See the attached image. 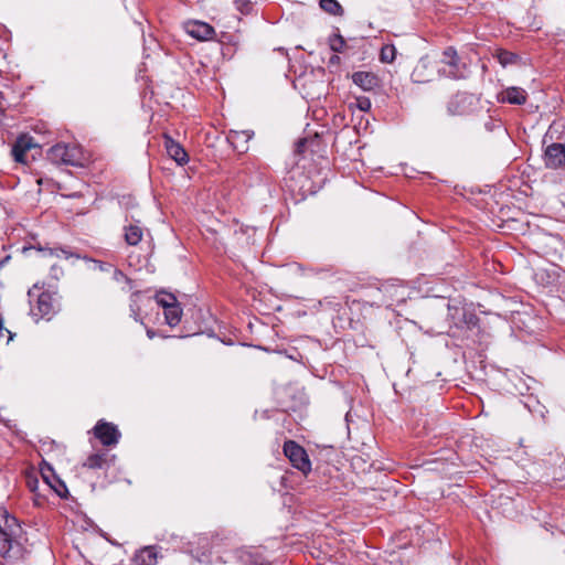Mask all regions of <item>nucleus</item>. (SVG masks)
<instances>
[{
    "instance_id": "6e6552de",
    "label": "nucleus",
    "mask_w": 565,
    "mask_h": 565,
    "mask_svg": "<svg viewBox=\"0 0 565 565\" xmlns=\"http://www.w3.org/2000/svg\"><path fill=\"white\" fill-rule=\"evenodd\" d=\"M115 456H110L106 450H99L87 456L83 462V468L90 470H106L114 463Z\"/></svg>"
},
{
    "instance_id": "cd10ccee",
    "label": "nucleus",
    "mask_w": 565,
    "mask_h": 565,
    "mask_svg": "<svg viewBox=\"0 0 565 565\" xmlns=\"http://www.w3.org/2000/svg\"><path fill=\"white\" fill-rule=\"evenodd\" d=\"M3 332L8 333V342L12 340V333L8 329L3 328L2 320L0 319V335H3Z\"/></svg>"
},
{
    "instance_id": "423d86ee",
    "label": "nucleus",
    "mask_w": 565,
    "mask_h": 565,
    "mask_svg": "<svg viewBox=\"0 0 565 565\" xmlns=\"http://www.w3.org/2000/svg\"><path fill=\"white\" fill-rule=\"evenodd\" d=\"M94 435L105 447L117 445L121 436L116 425L103 419L95 425Z\"/></svg>"
},
{
    "instance_id": "bb28decb",
    "label": "nucleus",
    "mask_w": 565,
    "mask_h": 565,
    "mask_svg": "<svg viewBox=\"0 0 565 565\" xmlns=\"http://www.w3.org/2000/svg\"><path fill=\"white\" fill-rule=\"evenodd\" d=\"M52 254H55L56 257H62V256H64L65 258L70 257V253H67L64 249H55L54 252H52Z\"/></svg>"
},
{
    "instance_id": "72a5a7b5",
    "label": "nucleus",
    "mask_w": 565,
    "mask_h": 565,
    "mask_svg": "<svg viewBox=\"0 0 565 565\" xmlns=\"http://www.w3.org/2000/svg\"><path fill=\"white\" fill-rule=\"evenodd\" d=\"M55 491L57 492L58 495H62L60 490L55 489Z\"/></svg>"
},
{
    "instance_id": "a878e982",
    "label": "nucleus",
    "mask_w": 565,
    "mask_h": 565,
    "mask_svg": "<svg viewBox=\"0 0 565 565\" xmlns=\"http://www.w3.org/2000/svg\"><path fill=\"white\" fill-rule=\"evenodd\" d=\"M235 2L239 10H242V11L249 10V4H250L249 0H236Z\"/></svg>"
},
{
    "instance_id": "c756f323",
    "label": "nucleus",
    "mask_w": 565,
    "mask_h": 565,
    "mask_svg": "<svg viewBox=\"0 0 565 565\" xmlns=\"http://www.w3.org/2000/svg\"><path fill=\"white\" fill-rule=\"evenodd\" d=\"M147 335H148L149 339H153L156 333H154L153 330L149 329V330H147Z\"/></svg>"
},
{
    "instance_id": "7ed1b4c3",
    "label": "nucleus",
    "mask_w": 565,
    "mask_h": 565,
    "mask_svg": "<svg viewBox=\"0 0 565 565\" xmlns=\"http://www.w3.org/2000/svg\"><path fill=\"white\" fill-rule=\"evenodd\" d=\"M480 108V99L469 93H457L447 103V111L450 116H470Z\"/></svg>"
},
{
    "instance_id": "dca6fc26",
    "label": "nucleus",
    "mask_w": 565,
    "mask_h": 565,
    "mask_svg": "<svg viewBox=\"0 0 565 565\" xmlns=\"http://www.w3.org/2000/svg\"><path fill=\"white\" fill-rule=\"evenodd\" d=\"M181 317L182 309L178 303L164 309V318L170 327H175L177 324H179V322L181 321Z\"/></svg>"
},
{
    "instance_id": "f03ea898",
    "label": "nucleus",
    "mask_w": 565,
    "mask_h": 565,
    "mask_svg": "<svg viewBox=\"0 0 565 565\" xmlns=\"http://www.w3.org/2000/svg\"><path fill=\"white\" fill-rule=\"evenodd\" d=\"M49 159L55 164L82 167L84 156L81 147L76 145L57 143L47 152Z\"/></svg>"
},
{
    "instance_id": "9b49d317",
    "label": "nucleus",
    "mask_w": 565,
    "mask_h": 565,
    "mask_svg": "<svg viewBox=\"0 0 565 565\" xmlns=\"http://www.w3.org/2000/svg\"><path fill=\"white\" fill-rule=\"evenodd\" d=\"M353 83L364 92H372L380 87V78L372 72L359 71L352 74Z\"/></svg>"
},
{
    "instance_id": "6ab92c4d",
    "label": "nucleus",
    "mask_w": 565,
    "mask_h": 565,
    "mask_svg": "<svg viewBox=\"0 0 565 565\" xmlns=\"http://www.w3.org/2000/svg\"><path fill=\"white\" fill-rule=\"evenodd\" d=\"M441 61H443V63L457 70L458 63H459V57L457 55L456 50L454 47H447L443 53Z\"/></svg>"
},
{
    "instance_id": "412c9836",
    "label": "nucleus",
    "mask_w": 565,
    "mask_h": 565,
    "mask_svg": "<svg viewBox=\"0 0 565 565\" xmlns=\"http://www.w3.org/2000/svg\"><path fill=\"white\" fill-rule=\"evenodd\" d=\"M156 300L158 305L167 309L171 306L177 305V298L172 294L162 292L157 295Z\"/></svg>"
},
{
    "instance_id": "20e7f679",
    "label": "nucleus",
    "mask_w": 565,
    "mask_h": 565,
    "mask_svg": "<svg viewBox=\"0 0 565 565\" xmlns=\"http://www.w3.org/2000/svg\"><path fill=\"white\" fill-rule=\"evenodd\" d=\"M21 531L10 529L4 524V530H0V555L8 558H19L22 555V546L19 542Z\"/></svg>"
},
{
    "instance_id": "9d476101",
    "label": "nucleus",
    "mask_w": 565,
    "mask_h": 565,
    "mask_svg": "<svg viewBox=\"0 0 565 565\" xmlns=\"http://www.w3.org/2000/svg\"><path fill=\"white\" fill-rule=\"evenodd\" d=\"M36 147L34 139L31 136H20L12 147V156L17 162L26 163V153Z\"/></svg>"
},
{
    "instance_id": "39448f33",
    "label": "nucleus",
    "mask_w": 565,
    "mask_h": 565,
    "mask_svg": "<svg viewBox=\"0 0 565 565\" xmlns=\"http://www.w3.org/2000/svg\"><path fill=\"white\" fill-rule=\"evenodd\" d=\"M284 454L289 459L292 467L300 470L305 475L310 472L311 462L303 447L294 440H287L284 444Z\"/></svg>"
},
{
    "instance_id": "4468645a",
    "label": "nucleus",
    "mask_w": 565,
    "mask_h": 565,
    "mask_svg": "<svg viewBox=\"0 0 565 565\" xmlns=\"http://www.w3.org/2000/svg\"><path fill=\"white\" fill-rule=\"evenodd\" d=\"M166 149L170 158H172L178 164L182 166L188 162V153L185 150L172 139L166 140Z\"/></svg>"
},
{
    "instance_id": "4be33fe9",
    "label": "nucleus",
    "mask_w": 565,
    "mask_h": 565,
    "mask_svg": "<svg viewBox=\"0 0 565 565\" xmlns=\"http://www.w3.org/2000/svg\"><path fill=\"white\" fill-rule=\"evenodd\" d=\"M330 47L333 52L341 53L344 50L345 41L340 34H334L330 38Z\"/></svg>"
},
{
    "instance_id": "2f4dec72",
    "label": "nucleus",
    "mask_w": 565,
    "mask_h": 565,
    "mask_svg": "<svg viewBox=\"0 0 565 565\" xmlns=\"http://www.w3.org/2000/svg\"><path fill=\"white\" fill-rule=\"evenodd\" d=\"M29 484H30V487H31V490H34V489H35V488H34V487H35V483H32V484H31V482H29Z\"/></svg>"
},
{
    "instance_id": "ddd939ff",
    "label": "nucleus",
    "mask_w": 565,
    "mask_h": 565,
    "mask_svg": "<svg viewBox=\"0 0 565 565\" xmlns=\"http://www.w3.org/2000/svg\"><path fill=\"white\" fill-rule=\"evenodd\" d=\"M158 553L154 546L141 548L134 557L135 565H156Z\"/></svg>"
},
{
    "instance_id": "f704fd0d",
    "label": "nucleus",
    "mask_w": 565,
    "mask_h": 565,
    "mask_svg": "<svg viewBox=\"0 0 565 565\" xmlns=\"http://www.w3.org/2000/svg\"><path fill=\"white\" fill-rule=\"evenodd\" d=\"M259 565H271V564H265V563H262V564H259Z\"/></svg>"
},
{
    "instance_id": "a211bd4d",
    "label": "nucleus",
    "mask_w": 565,
    "mask_h": 565,
    "mask_svg": "<svg viewBox=\"0 0 565 565\" xmlns=\"http://www.w3.org/2000/svg\"><path fill=\"white\" fill-rule=\"evenodd\" d=\"M319 4L323 11L332 15H341L343 13V9L337 0H320Z\"/></svg>"
},
{
    "instance_id": "f8f14e48",
    "label": "nucleus",
    "mask_w": 565,
    "mask_h": 565,
    "mask_svg": "<svg viewBox=\"0 0 565 565\" xmlns=\"http://www.w3.org/2000/svg\"><path fill=\"white\" fill-rule=\"evenodd\" d=\"M498 100L513 105H522L526 102V93L520 87H509L498 95Z\"/></svg>"
},
{
    "instance_id": "1a4fd4ad",
    "label": "nucleus",
    "mask_w": 565,
    "mask_h": 565,
    "mask_svg": "<svg viewBox=\"0 0 565 565\" xmlns=\"http://www.w3.org/2000/svg\"><path fill=\"white\" fill-rule=\"evenodd\" d=\"M185 32L200 41L212 40L215 31L212 25L202 21H189L184 24Z\"/></svg>"
},
{
    "instance_id": "2eb2a0df",
    "label": "nucleus",
    "mask_w": 565,
    "mask_h": 565,
    "mask_svg": "<svg viewBox=\"0 0 565 565\" xmlns=\"http://www.w3.org/2000/svg\"><path fill=\"white\" fill-rule=\"evenodd\" d=\"M143 237V230L137 224L125 226V241L130 246H136Z\"/></svg>"
},
{
    "instance_id": "b1692460",
    "label": "nucleus",
    "mask_w": 565,
    "mask_h": 565,
    "mask_svg": "<svg viewBox=\"0 0 565 565\" xmlns=\"http://www.w3.org/2000/svg\"><path fill=\"white\" fill-rule=\"evenodd\" d=\"M498 58H499L500 64L505 66L508 64L514 63V61L516 60V55H514L513 53H510V52H501L498 55Z\"/></svg>"
},
{
    "instance_id": "aec40b11",
    "label": "nucleus",
    "mask_w": 565,
    "mask_h": 565,
    "mask_svg": "<svg viewBox=\"0 0 565 565\" xmlns=\"http://www.w3.org/2000/svg\"><path fill=\"white\" fill-rule=\"evenodd\" d=\"M396 57V49L393 44H386L381 49L380 60L383 63H393Z\"/></svg>"
},
{
    "instance_id": "7c9ffc66",
    "label": "nucleus",
    "mask_w": 565,
    "mask_h": 565,
    "mask_svg": "<svg viewBox=\"0 0 565 565\" xmlns=\"http://www.w3.org/2000/svg\"><path fill=\"white\" fill-rule=\"evenodd\" d=\"M29 484H30V487H31V490H34V489H35V488H34V487H35V483H32V484H31V482H29Z\"/></svg>"
},
{
    "instance_id": "0eeeda50",
    "label": "nucleus",
    "mask_w": 565,
    "mask_h": 565,
    "mask_svg": "<svg viewBox=\"0 0 565 565\" xmlns=\"http://www.w3.org/2000/svg\"><path fill=\"white\" fill-rule=\"evenodd\" d=\"M544 163L550 169L565 167V145L554 142L548 145L544 151Z\"/></svg>"
},
{
    "instance_id": "393cba45",
    "label": "nucleus",
    "mask_w": 565,
    "mask_h": 565,
    "mask_svg": "<svg viewBox=\"0 0 565 565\" xmlns=\"http://www.w3.org/2000/svg\"><path fill=\"white\" fill-rule=\"evenodd\" d=\"M113 278L117 282H128V277L119 269L113 268Z\"/></svg>"
},
{
    "instance_id": "5701e85b",
    "label": "nucleus",
    "mask_w": 565,
    "mask_h": 565,
    "mask_svg": "<svg viewBox=\"0 0 565 565\" xmlns=\"http://www.w3.org/2000/svg\"><path fill=\"white\" fill-rule=\"evenodd\" d=\"M351 106H355L361 111H369L371 109V100L367 97H356Z\"/></svg>"
},
{
    "instance_id": "f3484780",
    "label": "nucleus",
    "mask_w": 565,
    "mask_h": 565,
    "mask_svg": "<svg viewBox=\"0 0 565 565\" xmlns=\"http://www.w3.org/2000/svg\"><path fill=\"white\" fill-rule=\"evenodd\" d=\"M4 524L9 525L10 529L21 531V526L18 523V520L10 515L6 509L0 508V530H4Z\"/></svg>"
},
{
    "instance_id": "473e14b6",
    "label": "nucleus",
    "mask_w": 565,
    "mask_h": 565,
    "mask_svg": "<svg viewBox=\"0 0 565 565\" xmlns=\"http://www.w3.org/2000/svg\"><path fill=\"white\" fill-rule=\"evenodd\" d=\"M134 318H135L136 321H138V313L137 312H135Z\"/></svg>"
},
{
    "instance_id": "c85d7f7f",
    "label": "nucleus",
    "mask_w": 565,
    "mask_h": 565,
    "mask_svg": "<svg viewBox=\"0 0 565 565\" xmlns=\"http://www.w3.org/2000/svg\"><path fill=\"white\" fill-rule=\"evenodd\" d=\"M99 268L103 271H106V270H109V269L113 270V266L111 265H107V264H102Z\"/></svg>"
},
{
    "instance_id": "f257e3e1",
    "label": "nucleus",
    "mask_w": 565,
    "mask_h": 565,
    "mask_svg": "<svg viewBox=\"0 0 565 565\" xmlns=\"http://www.w3.org/2000/svg\"><path fill=\"white\" fill-rule=\"evenodd\" d=\"M31 303V313L38 319L50 320L58 310V301L54 294L41 291L34 285L28 292Z\"/></svg>"
}]
</instances>
